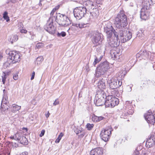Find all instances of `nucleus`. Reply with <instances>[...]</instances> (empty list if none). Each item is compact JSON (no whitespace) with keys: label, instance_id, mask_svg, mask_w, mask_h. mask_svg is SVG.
Segmentation results:
<instances>
[{"label":"nucleus","instance_id":"f257e3e1","mask_svg":"<svg viewBox=\"0 0 155 155\" xmlns=\"http://www.w3.org/2000/svg\"><path fill=\"white\" fill-rule=\"evenodd\" d=\"M104 31L106 33L107 35V41L109 45L112 47H117L118 45L117 42L114 41L113 39L111 38L113 33L115 36L116 39L118 38L117 32H116L113 28L110 22H107L105 24V26L104 27Z\"/></svg>","mask_w":155,"mask_h":155},{"label":"nucleus","instance_id":"f03ea898","mask_svg":"<svg viewBox=\"0 0 155 155\" xmlns=\"http://www.w3.org/2000/svg\"><path fill=\"white\" fill-rule=\"evenodd\" d=\"M114 24L119 29H122V27L124 28L127 24L126 16L124 14H118L115 18Z\"/></svg>","mask_w":155,"mask_h":155},{"label":"nucleus","instance_id":"7ed1b4c3","mask_svg":"<svg viewBox=\"0 0 155 155\" xmlns=\"http://www.w3.org/2000/svg\"><path fill=\"white\" fill-rule=\"evenodd\" d=\"M8 61L5 63V65L8 66L10 64H14L20 61V54L14 51H11L8 53Z\"/></svg>","mask_w":155,"mask_h":155},{"label":"nucleus","instance_id":"20e7f679","mask_svg":"<svg viewBox=\"0 0 155 155\" xmlns=\"http://www.w3.org/2000/svg\"><path fill=\"white\" fill-rule=\"evenodd\" d=\"M56 21L59 25L63 27H67L71 24L70 20L67 16L60 13L56 16Z\"/></svg>","mask_w":155,"mask_h":155},{"label":"nucleus","instance_id":"39448f33","mask_svg":"<svg viewBox=\"0 0 155 155\" xmlns=\"http://www.w3.org/2000/svg\"><path fill=\"white\" fill-rule=\"evenodd\" d=\"M91 40L93 44L97 45L101 43L103 40V35L97 31H93L91 33Z\"/></svg>","mask_w":155,"mask_h":155},{"label":"nucleus","instance_id":"423d86ee","mask_svg":"<svg viewBox=\"0 0 155 155\" xmlns=\"http://www.w3.org/2000/svg\"><path fill=\"white\" fill-rule=\"evenodd\" d=\"M118 36L120 35L121 41L125 43L130 40L132 38V34L129 31L127 32L125 29H119V32L117 33Z\"/></svg>","mask_w":155,"mask_h":155},{"label":"nucleus","instance_id":"0eeeda50","mask_svg":"<svg viewBox=\"0 0 155 155\" xmlns=\"http://www.w3.org/2000/svg\"><path fill=\"white\" fill-rule=\"evenodd\" d=\"M118 99L116 98L114 96L109 95L107 96L105 101V106L106 107H114L119 104Z\"/></svg>","mask_w":155,"mask_h":155},{"label":"nucleus","instance_id":"6e6552de","mask_svg":"<svg viewBox=\"0 0 155 155\" xmlns=\"http://www.w3.org/2000/svg\"><path fill=\"white\" fill-rule=\"evenodd\" d=\"M109 68V65L107 62H104L101 64L97 67L96 71V76L97 77H99L102 75H103Z\"/></svg>","mask_w":155,"mask_h":155},{"label":"nucleus","instance_id":"1a4fd4ad","mask_svg":"<svg viewBox=\"0 0 155 155\" xmlns=\"http://www.w3.org/2000/svg\"><path fill=\"white\" fill-rule=\"evenodd\" d=\"M11 139H14L18 141L20 143L27 145L28 143V140L21 133L17 132L13 136L12 135L10 137Z\"/></svg>","mask_w":155,"mask_h":155},{"label":"nucleus","instance_id":"9d476101","mask_svg":"<svg viewBox=\"0 0 155 155\" xmlns=\"http://www.w3.org/2000/svg\"><path fill=\"white\" fill-rule=\"evenodd\" d=\"M87 10V8L83 7L77 8L74 11V16L77 19H80L84 16Z\"/></svg>","mask_w":155,"mask_h":155},{"label":"nucleus","instance_id":"9b49d317","mask_svg":"<svg viewBox=\"0 0 155 155\" xmlns=\"http://www.w3.org/2000/svg\"><path fill=\"white\" fill-rule=\"evenodd\" d=\"M90 14L87 13L88 15L87 16L86 19L87 20V22L86 24H89L90 22L92 21L93 19L96 18L98 15V10L94 8H91L90 10Z\"/></svg>","mask_w":155,"mask_h":155},{"label":"nucleus","instance_id":"f8f14e48","mask_svg":"<svg viewBox=\"0 0 155 155\" xmlns=\"http://www.w3.org/2000/svg\"><path fill=\"white\" fill-rule=\"evenodd\" d=\"M111 129L110 128L102 130L100 134L101 139L105 142L108 141L111 135Z\"/></svg>","mask_w":155,"mask_h":155},{"label":"nucleus","instance_id":"ddd939ff","mask_svg":"<svg viewBox=\"0 0 155 155\" xmlns=\"http://www.w3.org/2000/svg\"><path fill=\"white\" fill-rule=\"evenodd\" d=\"M107 82L109 84L110 87L112 89H116L122 85V82L117 79L112 78L108 80Z\"/></svg>","mask_w":155,"mask_h":155},{"label":"nucleus","instance_id":"4468645a","mask_svg":"<svg viewBox=\"0 0 155 155\" xmlns=\"http://www.w3.org/2000/svg\"><path fill=\"white\" fill-rule=\"evenodd\" d=\"M50 20L51 19H49L46 25L45 26L44 28L50 34H54L55 32V28L53 25L52 20Z\"/></svg>","mask_w":155,"mask_h":155},{"label":"nucleus","instance_id":"2eb2a0df","mask_svg":"<svg viewBox=\"0 0 155 155\" xmlns=\"http://www.w3.org/2000/svg\"><path fill=\"white\" fill-rule=\"evenodd\" d=\"M144 117L148 123L152 125L154 124L155 123V118L150 110L144 114Z\"/></svg>","mask_w":155,"mask_h":155},{"label":"nucleus","instance_id":"dca6fc26","mask_svg":"<svg viewBox=\"0 0 155 155\" xmlns=\"http://www.w3.org/2000/svg\"><path fill=\"white\" fill-rule=\"evenodd\" d=\"M111 58L113 60L119 61L121 57V53L118 50L112 49L110 52Z\"/></svg>","mask_w":155,"mask_h":155},{"label":"nucleus","instance_id":"f3484780","mask_svg":"<svg viewBox=\"0 0 155 155\" xmlns=\"http://www.w3.org/2000/svg\"><path fill=\"white\" fill-rule=\"evenodd\" d=\"M147 10L144 7L141 8L140 11V17L141 19L145 20L148 18L149 15Z\"/></svg>","mask_w":155,"mask_h":155},{"label":"nucleus","instance_id":"a211bd4d","mask_svg":"<svg viewBox=\"0 0 155 155\" xmlns=\"http://www.w3.org/2000/svg\"><path fill=\"white\" fill-rule=\"evenodd\" d=\"M155 3V0H143L142 4L143 7L146 8V10L149 9L151 6Z\"/></svg>","mask_w":155,"mask_h":155},{"label":"nucleus","instance_id":"6ab92c4d","mask_svg":"<svg viewBox=\"0 0 155 155\" xmlns=\"http://www.w3.org/2000/svg\"><path fill=\"white\" fill-rule=\"evenodd\" d=\"M107 97L105 92L102 89H99L97 92L95 97L100 98L106 99Z\"/></svg>","mask_w":155,"mask_h":155},{"label":"nucleus","instance_id":"aec40b11","mask_svg":"<svg viewBox=\"0 0 155 155\" xmlns=\"http://www.w3.org/2000/svg\"><path fill=\"white\" fill-rule=\"evenodd\" d=\"M105 99L95 97L94 103L96 106H100L103 105L104 104H105Z\"/></svg>","mask_w":155,"mask_h":155},{"label":"nucleus","instance_id":"412c9836","mask_svg":"<svg viewBox=\"0 0 155 155\" xmlns=\"http://www.w3.org/2000/svg\"><path fill=\"white\" fill-rule=\"evenodd\" d=\"M103 151L100 147H97L92 150L90 152L91 155H102Z\"/></svg>","mask_w":155,"mask_h":155},{"label":"nucleus","instance_id":"4be33fe9","mask_svg":"<svg viewBox=\"0 0 155 155\" xmlns=\"http://www.w3.org/2000/svg\"><path fill=\"white\" fill-rule=\"evenodd\" d=\"M149 55V52H147L146 50H144L143 51H140L137 54V56L138 57L140 56L144 58H147Z\"/></svg>","mask_w":155,"mask_h":155},{"label":"nucleus","instance_id":"5701e85b","mask_svg":"<svg viewBox=\"0 0 155 155\" xmlns=\"http://www.w3.org/2000/svg\"><path fill=\"white\" fill-rule=\"evenodd\" d=\"M97 86L100 89H104L105 88V81L103 79L100 80L98 82Z\"/></svg>","mask_w":155,"mask_h":155},{"label":"nucleus","instance_id":"b1692460","mask_svg":"<svg viewBox=\"0 0 155 155\" xmlns=\"http://www.w3.org/2000/svg\"><path fill=\"white\" fill-rule=\"evenodd\" d=\"M155 141L152 138L148 139L146 143V145L147 147L148 146L149 147H151L155 144Z\"/></svg>","mask_w":155,"mask_h":155},{"label":"nucleus","instance_id":"393cba45","mask_svg":"<svg viewBox=\"0 0 155 155\" xmlns=\"http://www.w3.org/2000/svg\"><path fill=\"white\" fill-rule=\"evenodd\" d=\"M11 108L12 111L13 113H15L17 111L21 109V106L16 104H13L12 105Z\"/></svg>","mask_w":155,"mask_h":155},{"label":"nucleus","instance_id":"a878e982","mask_svg":"<svg viewBox=\"0 0 155 155\" xmlns=\"http://www.w3.org/2000/svg\"><path fill=\"white\" fill-rule=\"evenodd\" d=\"M43 60V58L42 56H39L37 58L36 61V63L37 64H39L41 63Z\"/></svg>","mask_w":155,"mask_h":155},{"label":"nucleus","instance_id":"bb28decb","mask_svg":"<svg viewBox=\"0 0 155 155\" xmlns=\"http://www.w3.org/2000/svg\"><path fill=\"white\" fill-rule=\"evenodd\" d=\"M3 17L6 20V21L8 22L9 21V18L8 15V12H5L3 14Z\"/></svg>","mask_w":155,"mask_h":155},{"label":"nucleus","instance_id":"cd10ccee","mask_svg":"<svg viewBox=\"0 0 155 155\" xmlns=\"http://www.w3.org/2000/svg\"><path fill=\"white\" fill-rule=\"evenodd\" d=\"M64 134L62 133H61L58 136V138L56 140L55 142L56 143H59L62 137L63 136Z\"/></svg>","mask_w":155,"mask_h":155},{"label":"nucleus","instance_id":"c85d7f7f","mask_svg":"<svg viewBox=\"0 0 155 155\" xmlns=\"http://www.w3.org/2000/svg\"><path fill=\"white\" fill-rule=\"evenodd\" d=\"M18 36L17 35H14L12 36L11 38V42L13 43V42L16 41L18 39Z\"/></svg>","mask_w":155,"mask_h":155},{"label":"nucleus","instance_id":"c756f323","mask_svg":"<svg viewBox=\"0 0 155 155\" xmlns=\"http://www.w3.org/2000/svg\"><path fill=\"white\" fill-rule=\"evenodd\" d=\"M102 57H101L99 59H98L97 57L96 56L95 57L94 61L93 63L94 65H95L97 63H98L101 60Z\"/></svg>","mask_w":155,"mask_h":155},{"label":"nucleus","instance_id":"7c9ffc66","mask_svg":"<svg viewBox=\"0 0 155 155\" xmlns=\"http://www.w3.org/2000/svg\"><path fill=\"white\" fill-rule=\"evenodd\" d=\"M94 126V125L93 124H90L89 123H88L86 125V127L87 129L88 130H91L92 128H93Z\"/></svg>","mask_w":155,"mask_h":155},{"label":"nucleus","instance_id":"2f4dec72","mask_svg":"<svg viewBox=\"0 0 155 155\" xmlns=\"http://www.w3.org/2000/svg\"><path fill=\"white\" fill-rule=\"evenodd\" d=\"M92 120L94 122H98V116H97L94 114L92 116Z\"/></svg>","mask_w":155,"mask_h":155},{"label":"nucleus","instance_id":"473e14b6","mask_svg":"<svg viewBox=\"0 0 155 155\" xmlns=\"http://www.w3.org/2000/svg\"><path fill=\"white\" fill-rule=\"evenodd\" d=\"M44 46L43 44L41 43H37L36 45V48L38 49L41 48Z\"/></svg>","mask_w":155,"mask_h":155},{"label":"nucleus","instance_id":"72a5a7b5","mask_svg":"<svg viewBox=\"0 0 155 155\" xmlns=\"http://www.w3.org/2000/svg\"><path fill=\"white\" fill-rule=\"evenodd\" d=\"M7 78L6 75L4 73V75L2 76V80L3 83L5 84L6 79Z\"/></svg>","mask_w":155,"mask_h":155},{"label":"nucleus","instance_id":"f704fd0d","mask_svg":"<svg viewBox=\"0 0 155 155\" xmlns=\"http://www.w3.org/2000/svg\"><path fill=\"white\" fill-rule=\"evenodd\" d=\"M57 35L58 36H61L63 37H64L65 36L66 33L65 32L62 31L61 33L58 32V33Z\"/></svg>","mask_w":155,"mask_h":155},{"label":"nucleus","instance_id":"c9c22d12","mask_svg":"<svg viewBox=\"0 0 155 155\" xmlns=\"http://www.w3.org/2000/svg\"><path fill=\"white\" fill-rule=\"evenodd\" d=\"M81 134L78 135V137L80 138H82L86 134L85 132L84 131L82 130Z\"/></svg>","mask_w":155,"mask_h":155},{"label":"nucleus","instance_id":"e433bc0d","mask_svg":"<svg viewBox=\"0 0 155 155\" xmlns=\"http://www.w3.org/2000/svg\"><path fill=\"white\" fill-rule=\"evenodd\" d=\"M89 2L90 6H89V10H90V9L92 8H94L93 7L94 6V4L93 3V2L91 1H90Z\"/></svg>","mask_w":155,"mask_h":155},{"label":"nucleus","instance_id":"4c0bfd02","mask_svg":"<svg viewBox=\"0 0 155 155\" xmlns=\"http://www.w3.org/2000/svg\"><path fill=\"white\" fill-rule=\"evenodd\" d=\"M59 104V101L58 100V99H56L55 100V101L53 103L54 106H56L58 105Z\"/></svg>","mask_w":155,"mask_h":155},{"label":"nucleus","instance_id":"58836bf2","mask_svg":"<svg viewBox=\"0 0 155 155\" xmlns=\"http://www.w3.org/2000/svg\"><path fill=\"white\" fill-rule=\"evenodd\" d=\"M57 9H58V8H54L51 11V12L50 13V15L51 16L53 15L54 14V13L56 11V10Z\"/></svg>","mask_w":155,"mask_h":155},{"label":"nucleus","instance_id":"ea45409f","mask_svg":"<svg viewBox=\"0 0 155 155\" xmlns=\"http://www.w3.org/2000/svg\"><path fill=\"white\" fill-rule=\"evenodd\" d=\"M45 132V131L44 130H42L41 131L40 134H39V136L40 137H42L44 135Z\"/></svg>","mask_w":155,"mask_h":155},{"label":"nucleus","instance_id":"a19ab883","mask_svg":"<svg viewBox=\"0 0 155 155\" xmlns=\"http://www.w3.org/2000/svg\"><path fill=\"white\" fill-rule=\"evenodd\" d=\"M13 79L15 80H17L18 78V75L17 74H14L13 76Z\"/></svg>","mask_w":155,"mask_h":155},{"label":"nucleus","instance_id":"79ce46f5","mask_svg":"<svg viewBox=\"0 0 155 155\" xmlns=\"http://www.w3.org/2000/svg\"><path fill=\"white\" fill-rule=\"evenodd\" d=\"M1 107H2V109H0V110H1V112H2V114H4V113L3 112H4V111L6 110L7 109V108H3L2 107V105H1Z\"/></svg>","mask_w":155,"mask_h":155},{"label":"nucleus","instance_id":"37998d69","mask_svg":"<svg viewBox=\"0 0 155 155\" xmlns=\"http://www.w3.org/2000/svg\"><path fill=\"white\" fill-rule=\"evenodd\" d=\"M20 31L21 33H24L26 34L27 33V31L25 29H22L20 30Z\"/></svg>","mask_w":155,"mask_h":155},{"label":"nucleus","instance_id":"c03bdc74","mask_svg":"<svg viewBox=\"0 0 155 155\" xmlns=\"http://www.w3.org/2000/svg\"><path fill=\"white\" fill-rule=\"evenodd\" d=\"M139 152L138 151L136 150L134 152L132 155H139Z\"/></svg>","mask_w":155,"mask_h":155},{"label":"nucleus","instance_id":"a18cd8bd","mask_svg":"<svg viewBox=\"0 0 155 155\" xmlns=\"http://www.w3.org/2000/svg\"><path fill=\"white\" fill-rule=\"evenodd\" d=\"M98 122L101 121V120H103L104 117L102 116H98Z\"/></svg>","mask_w":155,"mask_h":155},{"label":"nucleus","instance_id":"49530a36","mask_svg":"<svg viewBox=\"0 0 155 155\" xmlns=\"http://www.w3.org/2000/svg\"><path fill=\"white\" fill-rule=\"evenodd\" d=\"M35 76V72L34 71L32 72V76H31V80H33L34 79Z\"/></svg>","mask_w":155,"mask_h":155},{"label":"nucleus","instance_id":"de8ad7c7","mask_svg":"<svg viewBox=\"0 0 155 155\" xmlns=\"http://www.w3.org/2000/svg\"><path fill=\"white\" fill-rule=\"evenodd\" d=\"M82 130H77L75 132H76V134H78L80 133H81Z\"/></svg>","mask_w":155,"mask_h":155},{"label":"nucleus","instance_id":"09e8293b","mask_svg":"<svg viewBox=\"0 0 155 155\" xmlns=\"http://www.w3.org/2000/svg\"><path fill=\"white\" fill-rule=\"evenodd\" d=\"M84 25H85V24L82 25V24H79V28H84V27H85L84 26Z\"/></svg>","mask_w":155,"mask_h":155},{"label":"nucleus","instance_id":"8fccbe9b","mask_svg":"<svg viewBox=\"0 0 155 155\" xmlns=\"http://www.w3.org/2000/svg\"><path fill=\"white\" fill-rule=\"evenodd\" d=\"M50 114L48 112V113L46 115V117H48L49 116Z\"/></svg>","mask_w":155,"mask_h":155},{"label":"nucleus","instance_id":"3c124183","mask_svg":"<svg viewBox=\"0 0 155 155\" xmlns=\"http://www.w3.org/2000/svg\"><path fill=\"white\" fill-rule=\"evenodd\" d=\"M74 25L77 27H79V24H75Z\"/></svg>","mask_w":155,"mask_h":155},{"label":"nucleus","instance_id":"603ef678","mask_svg":"<svg viewBox=\"0 0 155 155\" xmlns=\"http://www.w3.org/2000/svg\"><path fill=\"white\" fill-rule=\"evenodd\" d=\"M23 129H24L25 130H26V131H27V128H23Z\"/></svg>","mask_w":155,"mask_h":155},{"label":"nucleus","instance_id":"864d4df0","mask_svg":"<svg viewBox=\"0 0 155 155\" xmlns=\"http://www.w3.org/2000/svg\"><path fill=\"white\" fill-rule=\"evenodd\" d=\"M2 56L0 55V60L2 58Z\"/></svg>","mask_w":155,"mask_h":155},{"label":"nucleus","instance_id":"5fc2aeb1","mask_svg":"<svg viewBox=\"0 0 155 155\" xmlns=\"http://www.w3.org/2000/svg\"><path fill=\"white\" fill-rule=\"evenodd\" d=\"M150 83V81H147V84L149 83Z\"/></svg>","mask_w":155,"mask_h":155},{"label":"nucleus","instance_id":"6e6d98bb","mask_svg":"<svg viewBox=\"0 0 155 155\" xmlns=\"http://www.w3.org/2000/svg\"><path fill=\"white\" fill-rule=\"evenodd\" d=\"M41 5V3H40L39 4V5Z\"/></svg>","mask_w":155,"mask_h":155}]
</instances>
